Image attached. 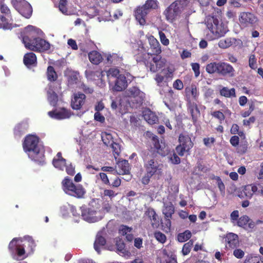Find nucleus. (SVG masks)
<instances>
[{
    "label": "nucleus",
    "mask_w": 263,
    "mask_h": 263,
    "mask_svg": "<svg viewBox=\"0 0 263 263\" xmlns=\"http://www.w3.org/2000/svg\"><path fill=\"white\" fill-rule=\"evenodd\" d=\"M148 41L152 53L147 52L143 47H140L136 50L134 57L138 63L144 64L151 72H156L162 68L165 63L159 55L161 49L159 42L154 36L150 37Z\"/></svg>",
    "instance_id": "nucleus-1"
},
{
    "label": "nucleus",
    "mask_w": 263,
    "mask_h": 263,
    "mask_svg": "<svg viewBox=\"0 0 263 263\" xmlns=\"http://www.w3.org/2000/svg\"><path fill=\"white\" fill-rule=\"evenodd\" d=\"M39 143V138L37 136L28 135L25 138L23 147L24 151L28 153L29 158L39 164L43 165L45 163V156L41 152Z\"/></svg>",
    "instance_id": "nucleus-2"
},
{
    "label": "nucleus",
    "mask_w": 263,
    "mask_h": 263,
    "mask_svg": "<svg viewBox=\"0 0 263 263\" xmlns=\"http://www.w3.org/2000/svg\"><path fill=\"white\" fill-rule=\"evenodd\" d=\"M33 27L29 25L25 28L26 34L23 36V42L26 48L34 51L43 52L49 50L50 44L46 40L39 37H34V32H29Z\"/></svg>",
    "instance_id": "nucleus-3"
},
{
    "label": "nucleus",
    "mask_w": 263,
    "mask_h": 263,
    "mask_svg": "<svg viewBox=\"0 0 263 263\" xmlns=\"http://www.w3.org/2000/svg\"><path fill=\"white\" fill-rule=\"evenodd\" d=\"M18 238H14L9 244L8 249L12 256L15 255L18 257L23 256L25 254V248H26L28 254H32L34 252L36 245L32 237H25L22 245L18 244Z\"/></svg>",
    "instance_id": "nucleus-4"
},
{
    "label": "nucleus",
    "mask_w": 263,
    "mask_h": 263,
    "mask_svg": "<svg viewBox=\"0 0 263 263\" xmlns=\"http://www.w3.org/2000/svg\"><path fill=\"white\" fill-rule=\"evenodd\" d=\"M189 3V0H176L172 3L163 12L165 20L171 23L178 20Z\"/></svg>",
    "instance_id": "nucleus-5"
},
{
    "label": "nucleus",
    "mask_w": 263,
    "mask_h": 263,
    "mask_svg": "<svg viewBox=\"0 0 263 263\" xmlns=\"http://www.w3.org/2000/svg\"><path fill=\"white\" fill-rule=\"evenodd\" d=\"M206 71L209 74L216 73L222 76L233 77L235 70L230 64L226 62H211L206 65Z\"/></svg>",
    "instance_id": "nucleus-6"
},
{
    "label": "nucleus",
    "mask_w": 263,
    "mask_h": 263,
    "mask_svg": "<svg viewBox=\"0 0 263 263\" xmlns=\"http://www.w3.org/2000/svg\"><path fill=\"white\" fill-rule=\"evenodd\" d=\"M62 189L67 195L77 198H83L86 191L81 184H75L69 177H66L62 181Z\"/></svg>",
    "instance_id": "nucleus-7"
},
{
    "label": "nucleus",
    "mask_w": 263,
    "mask_h": 263,
    "mask_svg": "<svg viewBox=\"0 0 263 263\" xmlns=\"http://www.w3.org/2000/svg\"><path fill=\"white\" fill-rule=\"evenodd\" d=\"M206 26L211 33L216 37L223 36L228 31L227 28L221 22L219 23V20L214 16L207 19Z\"/></svg>",
    "instance_id": "nucleus-8"
},
{
    "label": "nucleus",
    "mask_w": 263,
    "mask_h": 263,
    "mask_svg": "<svg viewBox=\"0 0 263 263\" xmlns=\"http://www.w3.org/2000/svg\"><path fill=\"white\" fill-rule=\"evenodd\" d=\"M178 142L179 144L176 147V151L178 155L183 156L185 153L189 154L190 150L194 146V143L190 136L186 134H180L178 137Z\"/></svg>",
    "instance_id": "nucleus-9"
},
{
    "label": "nucleus",
    "mask_w": 263,
    "mask_h": 263,
    "mask_svg": "<svg viewBox=\"0 0 263 263\" xmlns=\"http://www.w3.org/2000/svg\"><path fill=\"white\" fill-rule=\"evenodd\" d=\"M238 19L241 25L243 27L253 26L258 21L257 17L253 13L249 12H240Z\"/></svg>",
    "instance_id": "nucleus-10"
},
{
    "label": "nucleus",
    "mask_w": 263,
    "mask_h": 263,
    "mask_svg": "<svg viewBox=\"0 0 263 263\" xmlns=\"http://www.w3.org/2000/svg\"><path fill=\"white\" fill-rule=\"evenodd\" d=\"M160 164L155 160L154 157L152 156L151 159L144 160V167L146 172L153 175H160L162 173V169L160 167Z\"/></svg>",
    "instance_id": "nucleus-11"
},
{
    "label": "nucleus",
    "mask_w": 263,
    "mask_h": 263,
    "mask_svg": "<svg viewBox=\"0 0 263 263\" xmlns=\"http://www.w3.org/2000/svg\"><path fill=\"white\" fill-rule=\"evenodd\" d=\"M237 223L238 227L242 228L249 232H252L255 227V222L247 215L240 216Z\"/></svg>",
    "instance_id": "nucleus-12"
},
{
    "label": "nucleus",
    "mask_w": 263,
    "mask_h": 263,
    "mask_svg": "<svg viewBox=\"0 0 263 263\" xmlns=\"http://www.w3.org/2000/svg\"><path fill=\"white\" fill-rule=\"evenodd\" d=\"M149 12L142 6H138L134 11V15L136 21L141 26H144L146 24V18L147 15Z\"/></svg>",
    "instance_id": "nucleus-13"
},
{
    "label": "nucleus",
    "mask_w": 263,
    "mask_h": 263,
    "mask_svg": "<svg viewBox=\"0 0 263 263\" xmlns=\"http://www.w3.org/2000/svg\"><path fill=\"white\" fill-rule=\"evenodd\" d=\"M86 100L85 95L81 92H78L74 94L71 100V106L72 109L79 110L84 104Z\"/></svg>",
    "instance_id": "nucleus-14"
},
{
    "label": "nucleus",
    "mask_w": 263,
    "mask_h": 263,
    "mask_svg": "<svg viewBox=\"0 0 263 263\" xmlns=\"http://www.w3.org/2000/svg\"><path fill=\"white\" fill-rule=\"evenodd\" d=\"M96 214L97 210L93 208H83L82 210V216L85 220L88 222H96L98 219Z\"/></svg>",
    "instance_id": "nucleus-15"
},
{
    "label": "nucleus",
    "mask_w": 263,
    "mask_h": 263,
    "mask_svg": "<svg viewBox=\"0 0 263 263\" xmlns=\"http://www.w3.org/2000/svg\"><path fill=\"white\" fill-rule=\"evenodd\" d=\"M242 41L240 39L234 37H228L220 40L218 42V46L220 48L226 49L231 46L236 47L242 45Z\"/></svg>",
    "instance_id": "nucleus-16"
},
{
    "label": "nucleus",
    "mask_w": 263,
    "mask_h": 263,
    "mask_svg": "<svg viewBox=\"0 0 263 263\" xmlns=\"http://www.w3.org/2000/svg\"><path fill=\"white\" fill-rule=\"evenodd\" d=\"M175 212V208L171 202L165 205L162 213L164 215L165 224L167 228L171 227V219Z\"/></svg>",
    "instance_id": "nucleus-17"
},
{
    "label": "nucleus",
    "mask_w": 263,
    "mask_h": 263,
    "mask_svg": "<svg viewBox=\"0 0 263 263\" xmlns=\"http://www.w3.org/2000/svg\"><path fill=\"white\" fill-rule=\"evenodd\" d=\"M48 115L53 119L62 120L69 118L71 116V114L69 110L66 109L65 108H62L59 111L53 110L49 111Z\"/></svg>",
    "instance_id": "nucleus-18"
},
{
    "label": "nucleus",
    "mask_w": 263,
    "mask_h": 263,
    "mask_svg": "<svg viewBox=\"0 0 263 263\" xmlns=\"http://www.w3.org/2000/svg\"><path fill=\"white\" fill-rule=\"evenodd\" d=\"M127 87L126 78L124 74L119 75L115 81L113 89L117 91H121Z\"/></svg>",
    "instance_id": "nucleus-19"
},
{
    "label": "nucleus",
    "mask_w": 263,
    "mask_h": 263,
    "mask_svg": "<svg viewBox=\"0 0 263 263\" xmlns=\"http://www.w3.org/2000/svg\"><path fill=\"white\" fill-rule=\"evenodd\" d=\"M128 95L129 97L135 99L133 101H136L137 103L141 104L143 101L144 94L138 87H132L128 90Z\"/></svg>",
    "instance_id": "nucleus-20"
},
{
    "label": "nucleus",
    "mask_w": 263,
    "mask_h": 263,
    "mask_svg": "<svg viewBox=\"0 0 263 263\" xmlns=\"http://www.w3.org/2000/svg\"><path fill=\"white\" fill-rule=\"evenodd\" d=\"M23 62L28 68L35 67L37 65L36 56L33 52L26 53L23 58Z\"/></svg>",
    "instance_id": "nucleus-21"
},
{
    "label": "nucleus",
    "mask_w": 263,
    "mask_h": 263,
    "mask_svg": "<svg viewBox=\"0 0 263 263\" xmlns=\"http://www.w3.org/2000/svg\"><path fill=\"white\" fill-rule=\"evenodd\" d=\"M146 216L151 222L153 228H157L159 226L158 216L155 210L152 208H148L145 212Z\"/></svg>",
    "instance_id": "nucleus-22"
},
{
    "label": "nucleus",
    "mask_w": 263,
    "mask_h": 263,
    "mask_svg": "<svg viewBox=\"0 0 263 263\" xmlns=\"http://www.w3.org/2000/svg\"><path fill=\"white\" fill-rule=\"evenodd\" d=\"M226 241V247L231 249L236 248L239 245L238 235L234 233H230L227 234Z\"/></svg>",
    "instance_id": "nucleus-23"
},
{
    "label": "nucleus",
    "mask_w": 263,
    "mask_h": 263,
    "mask_svg": "<svg viewBox=\"0 0 263 263\" xmlns=\"http://www.w3.org/2000/svg\"><path fill=\"white\" fill-rule=\"evenodd\" d=\"M187 108L192 116L193 122H196L200 115V110L197 104L190 101L187 103Z\"/></svg>",
    "instance_id": "nucleus-24"
},
{
    "label": "nucleus",
    "mask_w": 263,
    "mask_h": 263,
    "mask_svg": "<svg viewBox=\"0 0 263 263\" xmlns=\"http://www.w3.org/2000/svg\"><path fill=\"white\" fill-rule=\"evenodd\" d=\"M157 263H177L176 258L173 255H169L166 249L162 251V256L158 258Z\"/></svg>",
    "instance_id": "nucleus-25"
},
{
    "label": "nucleus",
    "mask_w": 263,
    "mask_h": 263,
    "mask_svg": "<svg viewBox=\"0 0 263 263\" xmlns=\"http://www.w3.org/2000/svg\"><path fill=\"white\" fill-rule=\"evenodd\" d=\"M143 116L149 124H156L158 121V117L149 109H146L143 111Z\"/></svg>",
    "instance_id": "nucleus-26"
},
{
    "label": "nucleus",
    "mask_w": 263,
    "mask_h": 263,
    "mask_svg": "<svg viewBox=\"0 0 263 263\" xmlns=\"http://www.w3.org/2000/svg\"><path fill=\"white\" fill-rule=\"evenodd\" d=\"M152 143L153 147L156 152L161 156H164L166 155L165 146L160 144L159 139L157 136H154L152 138Z\"/></svg>",
    "instance_id": "nucleus-27"
},
{
    "label": "nucleus",
    "mask_w": 263,
    "mask_h": 263,
    "mask_svg": "<svg viewBox=\"0 0 263 263\" xmlns=\"http://www.w3.org/2000/svg\"><path fill=\"white\" fill-rule=\"evenodd\" d=\"M18 12L26 18H29L32 15V9L31 5L27 2L24 3L19 8Z\"/></svg>",
    "instance_id": "nucleus-28"
},
{
    "label": "nucleus",
    "mask_w": 263,
    "mask_h": 263,
    "mask_svg": "<svg viewBox=\"0 0 263 263\" xmlns=\"http://www.w3.org/2000/svg\"><path fill=\"white\" fill-rule=\"evenodd\" d=\"M88 58L90 62L95 65H98L103 60L101 53L96 50L92 51L88 53Z\"/></svg>",
    "instance_id": "nucleus-29"
},
{
    "label": "nucleus",
    "mask_w": 263,
    "mask_h": 263,
    "mask_svg": "<svg viewBox=\"0 0 263 263\" xmlns=\"http://www.w3.org/2000/svg\"><path fill=\"white\" fill-rule=\"evenodd\" d=\"M47 79L50 82H54L58 79V75L54 68L52 66H48L46 72Z\"/></svg>",
    "instance_id": "nucleus-30"
},
{
    "label": "nucleus",
    "mask_w": 263,
    "mask_h": 263,
    "mask_svg": "<svg viewBox=\"0 0 263 263\" xmlns=\"http://www.w3.org/2000/svg\"><path fill=\"white\" fill-rule=\"evenodd\" d=\"M106 242V241L104 237L101 235H97L93 244L95 250L100 254L101 253V247L104 246Z\"/></svg>",
    "instance_id": "nucleus-31"
},
{
    "label": "nucleus",
    "mask_w": 263,
    "mask_h": 263,
    "mask_svg": "<svg viewBox=\"0 0 263 263\" xmlns=\"http://www.w3.org/2000/svg\"><path fill=\"white\" fill-rule=\"evenodd\" d=\"M27 125L25 123H19L14 128V135L16 138L21 137L27 130Z\"/></svg>",
    "instance_id": "nucleus-32"
},
{
    "label": "nucleus",
    "mask_w": 263,
    "mask_h": 263,
    "mask_svg": "<svg viewBox=\"0 0 263 263\" xmlns=\"http://www.w3.org/2000/svg\"><path fill=\"white\" fill-rule=\"evenodd\" d=\"M118 166L120 169L122 174H128L130 173V165L128 161L126 160H122L118 163Z\"/></svg>",
    "instance_id": "nucleus-33"
},
{
    "label": "nucleus",
    "mask_w": 263,
    "mask_h": 263,
    "mask_svg": "<svg viewBox=\"0 0 263 263\" xmlns=\"http://www.w3.org/2000/svg\"><path fill=\"white\" fill-rule=\"evenodd\" d=\"M47 99L51 105L54 107H55L57 105L58 96L52 89H50L47 91Z\"/></svg>",
    "instance_id": "nucleus-34"
},
{
    "label": "nucleus",
    "mask_w": 263,
    "mask_h": 263,
    "mask_svg": "<svg viewBox=\"0 0 263 263\" xmlns=\"http://www.w3.org/2000/svg\"><path fill=\"white\" fill-rule=\"evenodd\" d=\"M149 12L152 10L157 9L159 7V3L157 0H147L142 5Z\"/></svg>",
    "instance_id": "nucleus-35"
},
{
    "label": "nucleus",
    "mask_w": 263,
    "mask_h": 263,
    "mask_svg": "<svg viewBox=\"0 0 263 263\" xmlns=\"http://www.w3.org/2000/svg\"><path fill=\"white\" fill-rule=\"evenodd\" d=\"M116 246L118 254L120 255L125 256L130 254V252L125 249V245L122 241H117Z\"/></svg>",
    "instance_id": "nucleus-36"
},
{
    "label": "nucleus",
    "mask_w": 263,
    "mask_h": 263,
    "mask_svg": "<svg viewBox=\"0 0 263 263\" xmlns=\"http://www.w3.org/2000/svg\"><path fill=\"white\" fill-rule=\"evenodd\" d=\"M220 94L221 96L225 97L226 98L236 97L235 89L234 88L229 89L227 87H223L220 90Z\"/></svg>",
    "instance_id": "nucleus-37"
},
{
    "label": "nucleus",
    "mask_w": 263,
    "mask_h": 263,
    "mask_svg": "<svg viewBox=\"0 0 263 263\" xmlns=\"http://www.w3.org/2000/svg\"><path fill=\"white\" fill-rule=\"evenodd\" d=\"M185 91L187 95H191L195 99L199 96L197 87L195 84H192L190 87L185 88Z\"/></svg>",
    "instance_id": "nucleus-38"
},
{
    "label": "nucleus",
    "mask_w": 263,
    "mask_h": 263,
    "mask_svg": "<svg viewBox=\"0 0 263 263\" xmlns=\"http://www.w3.org/2000/svg\"><path fill=\"white\" fill-rule=\"evenodd\" d=\"M248 148V143L247 140L241 141L238 146H237L236 152L240 155H243L247 153Z\"/></svg>",
    "instance_id": "nucleus-39"
},
{
    "label": "nucleus",
    "mask_w": 263,
    "mask_h": 263,
    "mask_svg": "<svg viewBox=\"0 0 263 263\" xmlns=\"http://www.w3.org/2000/svg\"><path fill=\"white\" fill-rule=\"evenodd\" d=\"M9 18L6 15L0 14V20L2 22L1 25L4 29H11L13 28L12 24L9 22Z\"/></svg>",
    "instance_id": "nucleus-40"
},
{
    "label": "nucleus",
    "mask_w": 263,
    "mask_h": 263,
    "mask_svg": "<svg viewBox=\"0 0 263 263\" xmlns=\"http://www.w3.org/2000/svg\"><path fill=\"white\" fill-rule=\"evenodd\" d=\"M0 11L3 15L11 17V12L9 8L4 4V0H0Z\"/></svg>",
    "instance_id": "nucleus-41"
},
{
    "label": "nucleus",
    "mask_w": 263,
    "mask_h": 263,
    "mask_svg": "<svg viewBox=\"0 0 263 263\" xmlns=\"http://www.w3.org/2000/svg\"><path fill=\"white\" fill-rule=\"evenodd\" d=\"M107 60L114 65L120 64L122 62V58L119 57L117 54H112L107 57Z\"/></svg>",
    "instance_id": "nucleus-42"
},
{
    "label": "nucleus",
    "mask_w": 263,
    "mask_h": 263,
    "mask_svg": "<svg viewBox=\"0 0 263 263\" xmlns=\"http://www.w3.org/2000/svg\"><path fill=\"white\" fill-rule=\"evenodd\" d=\"M192 236L191 232L189 230H186L182 233L178 235V239L180 242H183L189 240Z\"/></svg>",
    "instance_id": "nucleus-43"
},
{
    "label": "nucleus",
    "mask_w": 263,
    "mask_h": 263,
    "mask_svg": "<svg viewBox=\"0 0 263 263\" xmlns=\"http://www.w3.org/2000/svg\"><path fill=\"white\" fill-rule=\"evenodd\" d=\"M239 126L237 124L234 123L232 124L230 129V133L233 135H236L237 134L240 137H243V138H245V135L243 131H239Z\"/></svg>",
    "instance_id": "nucleus-44"
},
{
    "label": "nucleus",
    "mask_w": 263,
    "mask_h": 263,
    "mask_svg": "<svg viewBox=\"0 0 263 263\" xmlns=\"http://www.w3.org/2000/svg\"><path fill=\"white\" fill-rule=\"evenodd\" d=\"M154 236L156 239L161 243H164L166 240L165 235L160 231L155 232Z\"/></svg>",
    "instance_id": "nucleus-45"
},
{
    "label": "nucleus",
    "mask_w": 263,
    "mask_h": 263,
    "mask_svg": "<svg viewBox=\"0 0 263 263\" xmlns=\"http://www.w3.org/2000/svg\"><path fill=\"white\" fill-rule=\"evenodd\" d=\"M193 246V241L190 240L187 242L185 243L182 248V252L184 255H187L191 251L192 248Z\"/></svg>",
    "instance_id": "nucleus-46"
},
{
    "label": "nucleus",
    "mask_w": 263,
    "mask_h": 263,
    "mask_svg": "<svg viewBox=\"0 0 263 263\" xmlns=\"http://www.w3.org/2000/svg\"><path fill=\"white\" fill-rule=\"evenodd\" d=\"M102 140L107 146L110 145V144L114 141L113 138L111 134L104 133L102 135Z\"/></svg>",
    "instance_id": "nucleus-47"
},
{
    "label": "nucleus",
    "mask_w": 263,
    "mask_h": 263,
    "mask_svg": "<svg viewBox=\"0 0 263 263\" xmlns=\"http://www.w3.org/2000/svg\"><path fill=\"white\" fill-rule=\"evenodd\" d=\"M67 0H59V8L61 12L64 14H67L68 9L67 8Z\"/></svg>",
    "instance_id": "nucleus-48"
},
{
    "label": "nucleus",
    "mask_w": 263,
    "mask_h": 263,
    "mask_svg": "<svg viewBox=\"0 0 263 263\" xmlns=\"http://www.w3.org/2000/svg\"><path fill=\"white\" fill-rule=\"evenodd\" d=\"M212 117L218 119L220 123H221L225 119V116L221 111L219 110L214 111L211 113Z\"/></svg>",
    "instance_id": "nucleus-49"
},
{
    "label": "nucleus",
    "mask_w": 263,
    "mask_h": 263,
    "mask_svg": "<svg viewBox=\"0 0 263 263\" xmlns=\"http://www.w3.org/2000/svg\"><path fill=\"white\" fill-rule=\"evenodd\" d=\"M66 159H62V160H53L52 163L56 168L63 170L64 167L66 166Z\"/></svg>",
    "instance_id": "nucleus-50"
},
{
    "label": "nucleus",
    "mask_w": 263,
    "mask_h": 263,
    "mask_svg": "<svg viewBox=\"0 0 263 263\" xmlns=\"http://www.w3.org/2000/svg\"><path fill=\"white\" fill-rule=\"evenodd\" d=\"M111 146L112 149V152L115 157H116V155L118 156L120 153V145L114 141L110 144L109 145Z\"/></svg>",
    "instance_id": "nucleus-51"
},
{
    "label": "nucleus",
    "mask_w": 263,
    "mask_h": 263,
    "mask_svg": "<svg viewBox=\"0 0 263 263\" xmlns=\"http://www.w3.org/2000/svg\"><path fill=\"white\" fill-rule=\"evenodd\" d=\"M119 72L120 71L119 69L117 68H111L108 70L107 75L108 78L112 77L116 78L117 79V77L119 75H120Z\"/></svg>",
    "instance_id": "nucleus-52"
},
{
    "label": "nucleus",
    "mask_w": 263,
    "mask_h": 263,
    "mask_svg": "<svg viewBox=\"0 0 263 263\" xmlns=\"http://www.w3.org/2000/svg\"><path fill=\"white\" fill-rule=\"evenodd\" d=\"M132 230V228L125 225H121L119 228V232L122 235L125 236L128 233H130Z\"/></svg>",
    "instance_id": "nucleus-53"
},
{
    "label": "nucleus",
    "mask_w": 263,
    "mask_h": 263,
    "mask_svg": "<svg viewBox=\"0 0 263 263\" xmlns=\"http://www.w3.org/2000/svg\"><path fill=\"white\" fill-rule=\"evenodd\" d=\"M249 65L251 69L256 68V59L254 54H251L249 60Z\"/></svg>",
    "instance_id": "nucleus-54"
},
{
    "label": "nucleus",
    "mask_w": 263,
    "mask_h": 263,
    "mask_svg": "<svg viewBox=\"0 0 263 263\" xmlns=\"http://www.w3.org/2000/svg\"><path fill=\"white\" fill-rule=\"evenodd\" d=\"M191 67L194 72L195 77L197 78L200 74V65L198 63H192Z\"/></svg>",
    "instance_id": "nucleus-55"
},
{
    "label": "nucleus",
    "mask_w": 263,
    "mask_h": 263,
    "mask_svg": "<svg viewBox=\"0 0 263 263\" xmlns=\"http://www.w3.org/2000/svg\"><path fill=\"white\" fill-rule=\"evenodd\" d=\"M214 179L217 181V184L220 192H224L225 191V185L220 177L219 176H215L214 177Z\"/></svg>",
    "instance_id": "nucleus-56"
},
{
    "label": "nucleus",
    "mask_w": 263,
    "mask_h": 263,
    "mask_svg": "<svg viewBox=\"0 0 263 263\" xmlns=\"http://www.w3.org/2000/svg\"><path fill=\"white\" fill-rule=\"evenodd\" d=\"M244 263H263V260L258 257L254 256L246 259Z\"/></svg>",
    "instance_id": "nucleus-57"
},
{
    "label": "nucleus",
    "mask_w": 263,
    "mask_h": 263,
    "mask_svg": "<svg viewBox=\"0 0 263 263\" xmlns=\"http://www.w3.org/2000/svg\"><path fill=\"white\" fill-rule=\"evenodd\" d=\"M173 86L174 88L178 90H182L183 88V84L180 79L175 80L173 83Z\"/></svg>",
    "instance_id": "nucleus-58"
},
{
    "label": "nucleus",
    "mask_w": 263,
    "mask_h": 263,
    "mask_svg": "<svg viewBox=\"0 0 263 263\" xmlns=\"http://www.w3.org/2000/svg\"><path fill=\"white\" fill-rule=\"evenodd\" d=\"M233 255L238 259H241L245 255V252L240 249H236L233 251Z\"/></svg>",
    "instance_id": "nucleus-59"
},
{
    "label": "nucleus",
    "mask_w": 263,
    "mask_h": 263,
    "mask_svg": "<svg viewBox=\"0 0 263 263\" xmlns=\"http://www.w3.org/2000/svg\"><path fill=\"white\" fill-rule=\"evenodd\" d=\"M230 143L233 147H237L239 143V137L236 135L232 136L230 140Z\"/></svg>",
    "instance_id": "nucleus-60"
},
{
    "label": "nucleus",
    "mask_w": 263,
    "mask_h": 263,
    "mask_svg": "<svg viewBox=\"0 0 263 263\" xmlns=\"http://www.w3.org/2000/svg\"><path fill=\"white\" fill-rule=\"evenodd\" d=\"M103 195L104 196H108L110 199L115 197L117 194L112 190L105 189L103 191Z\"/></svg>",
    "instance_id": "nucleus-61"
},
{
    "label": "nucleus",
    "mask_w": 263,
    "mask_h": 263,
    "mask_svg": "<svg viewBox=\"0 0 263 263\" xmlns=\"http://www.w3.org/2000/svg\"><path fill=\"white\" fill-rule=\"evenodd\" d=\"M243 192L246 197L249 199H251L253 195V192H251L250 187H249V185L245 186L243 190Z\"/></svg>",
    "instance_id": "nucleus-62"
},
{
    "label": "nucleus",
    "mask_w": 263,
    "mask_h": 263,
    "mask_svg": "<svg viewBox=\"0 0 263 263\" xmlns=\"http://www.w3.org/2000/svg\"><path fill=\"white\" fill-rule=\"evenodd\" d=\"M153 175L149 174L148 173L146 172L144 176L142 178L141 182L142 184L144 185H147L149 183L150 179Z\"/></svg>",
    "instance_id": "nucleus-63"
},
{
    "label": "nucleus",
    "mask_w": 263,
    "mask_h": 263,
    "mask_svg": "<svg viewBox=\"0 0 263 263\" xmlns=\"http://www.w3.org/2000/svg\"><path fill=\"white\" fill-rule=\"evenodd\" d=\"M99 176L100 177V179L102 182L107 185H110V182L108 179V177L106 173H100Z\"/></svg>",
    "instance_id": "nucleus-64"
}]
</instances>
